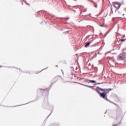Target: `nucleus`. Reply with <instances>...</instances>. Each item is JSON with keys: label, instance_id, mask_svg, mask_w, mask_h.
I'll list each match as a JSON object with an SVG mask.
<instances>
[{"label": "nucleus", "instance_id": "obj_11", "mask_svg": "<svg viewBox=\"0 0 126 126\" xmlns=\"http://www.w3.org/2000/svg\"><path fill=\"white\" fill-rule=\"evenodd\" d=\"M87 87H89L90 88H91V86H86Z\"/></svg>", "mask_w": 126, "mask_h": 126}, {"label": "nucleus", "instance_id": "obj_4", "mask_svg": "<svg viewBox=\"0 0 126 126\" xmlns=\"http://www.w3.org/2000/svg\"><path fill=\"white\" fill-rule=\"evenodd\" d=\"M99 95L100 97H101L103 99L106 98V94H105V93H99Z\"/></svg>", "mask_w": 126, "mask_h": 126}, {"label": "nucleus", "instance_id": "obj_3", "mask_svg": "<svg viewBox=\"0 0 126 126\" xmlns=\"http://www.w3.org/2000/svg\"><path fill=\"white\" fill-rule=\"evenodd\" d=\"M95 91H96L97 93H98V94H100V93H101V92H100V91H103V89L100 88L99 87H96V89H94Z\"/></svg>", "mask_w": 126, "mask_h": 126}, {"label": "nucleus", "instance_id": "obj_10", "mask_svg": "<svg viewBox=\"0 0 126 126\" xmlns=\"http://www.w3.org/2000/svg\"><path fill=\"white\" fill-rule=\"evenodd\" d=\"M120 124H121V123H119L118 125H114L113 126H119V125H120Z\"/></svg>", "mask_w": 126, "mask_h": 126}, {"label": "nucleus", "instance_id": "obj_5", "mask_svg": "<svg viewBox=\"0 0 126 126\" xmlns=\"http://www.w3.org/2000/svg\"><path fill=\"white\" fill-rule=\"evenodd\" d=\"M124 59H125V57L124 56H122V54H120V55L118 58V61H121L122 60H124Z\"/></svg>", "mask_w": 126, "mask_h": 126}, {"label": "nucleus", "instance_id": "obj_15", "mask_svg": "<svg viewBox=\"0 0 126 126\" xmlns=\"http://www.w3.org/2000/svg\"><path fill=\"white\" fill-rule=\"evenodd\" d=\"M56 67H58V65H56Z\"/></svg>", "mask_w": 126, "mask_h": 126}, {"label": "nucleus", "instance_id": "obj_6", "mask_svg": "<svg viewBox=\"0 0 126 126\" xmlns=\"http://www.w3.org/2000/svg\"><path fill=\"white\" fill-rule=\"evenodd\" d=\"M90 44H91V42H88L85 43V47L86 48L87 47H89Z\"/></svg>", "mask_w": 126, "mask_h": 126}, {"label": "nucleus", "instance_id": "obj_9", "mask_svg": "<svg viewBox=\"0 0 126 126\" xmlns=\"http://www.w3.org/2000/svg\"><path fill=\"white\" fill-rule=\"evenodd\" d=\"M120 41L121 42H124V41H126V39H120Z\"/></svg>", "mask_w": 126, "mask_h": 126}, {"label": "nucleus", "instance_id": "obj_1", "mask_svg": "<svg viewBox=\"0 0 126 126\" xmlns=\"http://www.w3.org/2000/svg\"><path fill=\"white\" fill-rule=\"evenodd\" d=\"M111 90H113V89H103L102 92L105 93V94H107L109 93L110 91H111Z\"/></svg>", "mask_w": 126, "mask_h": 126}, {"label": "nucleus", "instance_id": "obj_2", "mask_svg": "<svg viewBox=\"0 0 126 126\" xmlns=\"http://www.w3.org/2000/svg\"><path fill=\"white\" fill-rule=\"evenodd\" d=\"M113 5H114V7H115L117 9H119V8H120V7L121 6V5L120 4V3H117V2H114L113 3Z\"/></svg>", "mask_w": 126, "mask_h": 126}, {"label": "nucleus", "instance_id": "obj_16", "mask_svg": "<svg viewBox=\"0 0 126 126\" xmlns=\"http://www.w3.org/2000/svg\"><path fill=\"white\" fill-rule=\"evenodd\" d=\"M114 105H117L116 104H115V103H114Z\"/></svg>", "mask_w": 126, "mask_h": 126}, {"label": "nucleus", "instance_id": "obj_8", "mask_svg": "<svg viewBox=\"0 0 126 126\" xmlns=\"http://www.w3.org/2000/svg\"><path fill=\"white\" fill-rule=\"evenodd\" d=\"M117 113H119V112H121V108H119L118 109L116 110Z\"/></svg>", "mask_w": 126, "mask_h": 126}, {"label": "nucleus", "instance_id": "obj_7", "mask_svg": "<svg viewBox=\"0 0 126 126\" xmlns=\"http://www.w3.org/2000/svg\"><path fill=\"white\" fill-rule=\"evenodd\" d=\"M89 81L91 83H96V81H95L94 80H89Z\"/></svg>", "mask_w": 126, "mask_h": 126}, {"label": "nucleus", "instance_id": "obj_12", "mask_svg": "<svg viewBox=\"0 0 126 126\" xmlns=\"http://www.w3.org/2000/svg\"><path fill=\"white\" fill-rule=\"evenodd\" d=\"M118 15H121V13H119V12H118Z\"/></svg>", "mask_w": 126, "mask_h": 126}, {"label": "nucleus", "instance_id": "obj_14", "mask_svg": "<svg viewBox=\"0 0 126 126\" xmlns=\"http://www.w3.org/2000/svg\"><path fill=\"white\" fill-rule=\"evenodd\" d=\"M78 83V84H80V83Z\"/></svg>", "mask_w": 126, "mask_h": 126}, {"label": "nucleus", "instance_id": "obj_13", "mask_svg": "<svg viewBox=\"0 0 126 126\" xmlns=\"http://www.w3.org/2000/svg\"><path fill=\"white\" fill-rule=\"evenodd\" d=\"M56 79H58V77H56Z\"/></svg>", "mask_w": 126, "mask_h": 126}]
</instances>
